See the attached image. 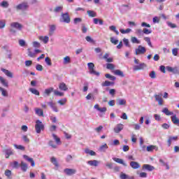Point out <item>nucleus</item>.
Segmentation results:
<instances>
[{"label": "nucleus", "mask_w": 179, "mask_h": 179, "mask_svg": "<svg viewBox=\"0 0 179 179\" xmlns=\"http://www.w3.org/2000/svg\"><path fill=\"white\" fill-rule=\"evenodd\" d=\"M163 94L159 93L155 95V100L158 102L159 106L163 105Z\"/></svg>", "instance_id": "6"}, {"label": "nucleus", "mask_w": 179, "mask_h": 179, "mask_svg": "<svg viewBox=\"0 0 179 179\" xmlns=\"http://www.w3.org/2000/svg\"><path fill=\"white\" fill-rule=\"evenodd\" d=\"M128 177H129L128 175H127L122 172L120 173V179H128Z\"/></svg>", "instance_id": "58"}, {"label": "nucleus", "mask_w": 179, "mask_h": 179, "mask_svg": "<svg viewBox=\"0 0 179 179\" xmlns=\"http://www.w3.org/2000/svg\"><path fill=\"white\" fill-rule=\"evenodd\" d=\"M110 57V55L108 53H105L103 58V59H106V62H108V63L113 62V57Z\"/></svg>", "instance_id": "19"}, {"label": "nucleus", "mask_w": 179, "mask_h": 179, "mask_svg": "<svg viewBox=\"0 0 179 179\" xmlns=\"http://www.w3.org/2000/svg\"><path fill=\"white\" fill-rule=\"evenodd\" d=\"M4 174L6 177H8V178H10V176H12V171L9 169H6Z\"/></svg>", "instance_id": "50"}, {"label": "nucleus", "mask_w": 179, "mask_h": 179, "mask_svg": "<svg viewBox=\"0 0 179 179\" xmlns=\"http://www.w3.org/2000/svg\"><path fill=\"white\" fill-rule=\"evenodd\" d=\"M28 57H30V58H36V52L31 51V49L28 48Z\"/></svg>", "instance_id": "30"}, {"label": "nucleus", "mask_w": 179, "mask_h": 179, "mask_svg": "<svg viewBox=\"0 0 179 179\" xmlns=\"http://www.w3.org/2000/svg\"><path fill=\"white\" fill-rule=\"evenodd\" d=\"M109 29L111 30V31H114V33H115V34H117V36H118V34H120V32L118 31V30H117V27H115V26H114V25L109 27Z\"/></svg>", "instance_id": "38"}, {"label": "nucleus", "mask_w": 179, "mask_h": 179, "mask_svg": "<svg viewBox=\"0 0 179 179\" xmlns=\"http://www.w3.org/2000/svg\"><path fill=\"white\" fill-rule=\"evenodd\" d=\"M50 30H49V36H52L54 34V31H55L56 27L55 25H50Z\"/></svg>", "instance_id": "25"}, {"label": "nucleus", "mask_w": 179, "mask_h": 179, "mask_svg": "<svg viewBox=\"0 0 179 179\" xmlns=\"http://www.w3.org/2000/svg\"><path fill=\"white\" fill-rule=\"evenodd\" d=\"M178 136H169V138L167 141L168 146H171V142H173V141H178Z\"/></svg>", "instance_id": "17"}, {"label": "nucleus", "mask_w": 179, "mask_h": 179, "mask_svg": "<svg viewBox=\"0 0 179 179\" xmlns=\"http://www.w3.org/2000/svg\"><path fill=\"white\" fill-rule=\"evenodd\" d=\"M85 152L87 154V155H90V156H96V152L92 150H90L89 148H86L85 150Z\"/></svg>", "instance_id": "27"}, {"label": "nucleus", "mask_w": 179, "mask_h": 179, "mask_svg": "<svg viewBox=\"0 0 179 179\" xmlns=\"http://www.w3.org/2000/svg\"><path fill=\"white\" fill-rule=\"evenodd\" d=\"M172 54L174 57H177L178 55V48H175L172 50Z\"/></svg>", "instance_id": "55"}, {"label": "nucleus", "mask_w": 179, "mask_h": 179, "mask_svg": "<svg viewBox=\"0 0 179 179\" xmlns=\"http://www.w3.org/2000/svg\"><path fill=\"white\" fill-rule=\"evenodd\" d=\"M124 129V124H118L117 126L114 128V131L115 134H119V132H121V130Z\"/></svg>", "instance_id": "14"}, {"label": "nucleus", "mask_w": 179, "mask_h": 179, "mask_svg": "<svg viewBox=\"0 0 179 179\" xmlns=\"http://www.w3.org/2000/svg\"><path fill=\"white\" fill-rule=\"evenodd\" d=\"M167 25L169 26V27H171V29H176V27H177V25L176 24H173L171 22H168Z\"/></svg>", "instance_id": "56"}, {"label": "nucleus", "mask_w": 179, "mask_h": 179, "mask_svg": "<svg viewBox=\"0 0 179 179\" xmlns=\"http://www.w3.org/2000/svg\"><path fill=\"white\" fill-rule=\"evenodd\" d=\"M61 22H64V23H71V17H69V13H62V20Z\"/></svg>", "instance_id": "3"}, {"label": "nucleus", "mask_w": 179, "mask_h": 179, "mask_svg": "<svg viewBox=\"0 0 179 179\" xmlns=\"http://www.w3.org/2000/svg\"><path fill=\"white\" fill-rule=\"evenodd\" d=\"M172 122L175 124V125H178L179 127V119L177 117L176 115H174L173 116L171 117Z\"/></svg>", "instance_id": "18"}, {"label": "nucleus", "mask_w": 179, "mask_h": 179, "mask_svg": "<svg viewBox=\"0 0 179 179\" xmlns=\"http://www.w3.org/2000/svg\"><path fill=\"white\" fill-rule=\"evenodd\" d=\"M0 92L1 93V95L3 96V97H8V91L3 89V87H0Z\"/></svg>", "instance_id": "33"}, {"label": "nucleus", "mask_w": 179, "mask_h": 179, "mask_svg": "<svg viewBox=\"0 0 179 179\" xmlns=\"http://www.w3.org/2000/svg\"><path fill=\"white\" fill-rule=\"evenodd\" d=\"M130 166L131 169H134V170H136L137 169H140L141 165L137 162L133 161L130 162Z\"/></svg>", "instance_id": "13"}, {"label": "nucleus", "mask_w": 179, "mask_h": 179, "mask_svg": "<svg viewBox=\"0 0 179 179\" xmlns=\"http://www.w3.org/2000/svg\"><path fill=\"white\" fill-rule=\"evenodd\" d=\"M149 76L150 78H151V79H156V71H151L149 74Z\"/></svg>", "instance_id": "53"}, {"label": "nucleus", "mask_w": 179, "mask_h": 179, "mask_svg": "<svg viewBox=\"0 0 179 179\" xmlns=\"http://www.w3.org/2000/svg\"><path fill=\"white\" fill-rule=\"evenodd\" d=\"M104 149H108V145H107L106 143L99 148V150L101 152H104Z\"/></svg>", "instance_id": "57"}, {"label": "nucleus", "mask_w": 179, "mask_h": 179, "mask_svg": "<svg viewBox=\"0 0 179 179\" xmlns=\"http://www.w3.org/2000/svg\"><path fill=\"white\" fill-rule=\"evenodd\" d=\"M29 5L26 2L21 3L16 6L17 10H26Z\"/></svg>", "instance_id": "4"}, {"label": "nucleus", "mask_w": 179, "mask_h": 179, "mask_svg": "<svg viewBox=\"0 0 179 179\" xmlns=\"http://www.w3.org/2000/svg\"><path fill=\"white\" fill-rule=\"evenodd\" d=\"M1 71L8 78H13V73H12V72L9 71L8 70H6L5 69H1Z\"/></svg>", "instance_id": "21"}, {"label": "nucleus", "mask_w": 179, "mask_h": 179, "mask_svg": "<svg viewBox=\"0 0 179 179\" xmlns=\"http://www.w3.org/2000/svg\"><path fill=\"white\" fill-rule=\"evenodd\" d=\"M1 6L3 8H8V6H9V3H8V1H3L1 2Z\"/></svg>", "instance_id": "59"}, {"label": "nucleus", "mask_w": 179, "mask_h": 179, "mask_svg": "<svg viewBox=\"0 0 179 179\" xmlns=\"http://www.w3.org/2000/svg\"><path fill=\"white\" fill-rule=\"evenodd\" d=\"M113 73L117 76H121V78H124L125 76V75H124V72H122L121 70H115Z\"/></svg>", "instance_id": "22"}, {"label": "nucleus", "mask_w": 179, "mask_h": 179, "mask_svg": "<svg viewBox=\"0 0 179 179\" xmlns=\"http://www.w3.org/2000/svg\"><path fill=\"white\" fill-rule=\"evenodd\" d=\"M66 98H64L62 99L59 100L57 103L60 104V106H65V104H66Z\"/></svg>", "instance_id": "43"}, {"label": "nucleus", "mask_w": 179, "mask_h": 179, "mask_svg": "<svg viewBox=\"0 0 179 179\" xmlns=\"http://www.w3.org/2000/svg\"><path fill=\"white\" fill-rule=\"evenodd\" d=\"M85 40L88 43H91L92 44H94V43H95L94 40H93V38H92V37H90L89 36L85 37Z\"/></svg>", "instance_id": "52"}, {"label": "nucleus", "mask_w": 179, "mask_h": 179, "mask_svg": "<svg viewBox=\"0 0 179 179\" xmlns=\"http://www.w3.org/2000/svg\"><path fill=\"white\" fill-rule=\"evenodd\" d=\"M146 52V48L142 45H139L138 48L136 49V55H141Z\"/></svg>", "instance_id": "5"}, {"label": "nucleus", "mask_w": 179, "mask_h": 179, "mask_svg": "<svg viewBox=\"0 0 179 179\" xmlns=\"http://www.w3.org/2000/svg\"><path fill=\"white\" fill-rule=\"evenodd\" d=\"M87 164L90 166H94V167H97L99 166V161L94 159V160H90L87 162Z\"/></svg>", "instance_id": "20"}, {"label": "nucleus", "mask_w": 179, "mask_h": 179, "mask_svg": "<svg viewBox=\"0 0 179 179\" xmlns=\"http://www.w3.org/2000/svg\"><path fill=\"white\" fill-rule=\"evenodd\" d=\"M156 149V145H150L147 147V152H152Z\"/></svg>", "instance_id": "54"}, {"label": "nucleus", "mask_w": 179, "mask_h": 179, "mask_svg": "<svg viewBox=\"0 0 179 179\" xmlns=\"http://www.w3.org/2000/svg\"><path fill=\"white\" fill-rule=\"evenodd\" d=\"M29 92L32 93V94H35V96H40V92L34 88H29Z\"/></svg>", "instance_id": "35"}, {"label": "nucleus", "mask_w": 179, "mask_h": 179, "mask_svg": "<svg viewBox=\"0 0 179 179\" xmlns=\"http://www.w3.org/2000/svg\"><path fill=\"white\" fill-rule=\"evenodd\" d=\"M143 170H147L148 171H153V170H155V166L150 164H143Z\"/></svg>", "instance_id": "12"}, {"label": "nucleus", "mask_w": 179, "mask_h": 179, "mask_svg": "<svg viewBox=\"0 0 179 179\" xmlns=\"http://www.w3.org/2000/svg\"><path fill=\"white\" fill-rule=\"evenodd\" d=\"M51 162L52 164H54L56 167H58L59 164H58V161H57V159L54 157L51 158Z\"/></svg>", "instance_id": "42"}, {"label": "nucleus", "mask_w": 179, "mask_h": 179, "mask_svg": "<svg viewBox=\"0 0 179 179\" xmlns=\"http://www.w3.org/2000/svg\"><path fill=\"white\" fill-rule=\"evenodd\" d=\"M131 43H133V44H141V41L138 40L136 37L133 36L131 37Z\"/></svg>", "instance_id": "44"}, {"label": "nucleus", "mask_w": 179, "mask_h": 179, "mask_svg": "<svg viewBox=\"0 0 179 179\" xmlns=\"http://www.w3.org/2000/svg\"><path fill=\"white\" fill-rule=\"evenodd\" d=\"M106 68L108 69H110V71H113V69H115V66L114 64H111V63H108L106 64Z\"/></svg>", "instance_id": "46"}, {"label": "nucleus", "mask_w": 179, "mask_h": 179, "mask_svg": "<svg viewBox=\"0 0 179 179\" xmlns=\"http://www.w3.org/2000/svg\"><path fill=\"white\" fill-rule=\"evenodd\" d=\"M36 71H39L40 72H41V71H43V68L41 64H37L36 66Z\"/></svg>", "instance_id": "63"}, {"label": "nucleus", "mask_w": 179, "mask_h": 179, "mask_svg": "<svg viewBox=\"0 0 179 179\" xmlns=\"http://www.w3.org/2000/svg\"><path fill=\"white\" fill-rule=\"evenodd\" d=\"M45 62H46L48 66H51V65H52V62H51V59L48 57H45Z\"/></svg>", "instance_id": "51"}, {"label": "nucleus", "mask_w": 179, "mask_h": 179, "mask_svg": "<svg viewBox=\"0 0 179 179\" xmlns=\"http://www.w3.org/2000/svg\"><path fill=\"white\" fill-rule=\"evenodd\" d=\"M87 13L90 17H96V16H97V13L93 10H87Z\"/></svg>", "instance_id": "36"}, {"label": "nucleus", "mask_w": 179, "mask_h": 179, "mask_svg": "<svg viewBox=\"0 0 179 179\" xmlns=\"http://www.w3.org/2000/svg\"><path fill=\"white\" fill-rule=\"evenodd\" d=\"M117 106H125L127 101L125 99H118L117 102Z\"/></svg>", "instance_id": "39"}, {"label": "nucleus", "mask_w": 179, "mask_h": 179, "mask_svg": "<svg viewBox=\"0 0 179 179\" xmlns=\"http://www.w3.org/2000/svg\"><path fill=\"white\" fill-rule=\"evenodd\" d=\"M52 137L55 139V141L57 145H61V138H58V136H57V135H55V134H52Z\"/></svg>", "instance_id": "41"}, {"label": "nucleus", "mask_w": 179, "mask_h": 179, "mask_svg": "<svg viewBox=\"0 0 179 179\" xmlns=\"http://www.w3.org/2000/svg\"><path fill=\"white\" fill-rule=\"evenodd\" d=\"M162 113H164V114H166V115H173L174 114V113L170 112V110H169V108H164L162 110Z\"/></svg>", "instance_id": "32"}, {"label": "nucleus", "mask_w": 179, "mask_h": 179, "mask_svg": "<svg viewBox=\"0 0 179 179\" xmlns=\"http://www.w3.org/2000/svg\"><path fill=\"white\" fill-rule=\"evenodd\" d=\"M54 94H55V96H59V97H62L65 94H64V92H61L58 90H55Z\"/></svg>", "instance_id": "45"}, {"label": "nucleus", "mask_w": 179, "mask_h": 179, "mask_svg": "<svg viewBox=\"0 0 179 179\" xmlns=\"http://www.w3.org/2000/svg\"><path fill=\"white\" fill-rule=\"evenodd\" d=\"M63 64L66 65L68 64H71V57L69 56H66L64 58Z\"/></svg>", "instance_id": "40"}, {"label": "nucleus", "mask_w": 179, "mask_h": 179, "mask_svg": "<svg viewBox=\"0 0 179 179\" xmlns=\"http://www.w3.org/2000/svg\"><path fill=\"white\" fill-rule=\"evenodd\" d=\"M110 43H112V44H114V45H117V44H118V40L115 39L114 38L111 37Z\"/></svg>", "instance_id": "60"}, {"label": "nucleus", "mask_w": 179, "mask_h": 179, "mask_svg": "<svg viewBox=\"0 0 179 179\" xmlns=\"http://www.w3.org/2000/svg\"><path fill=\"white\" fill-rule=\"evenodd\" d=\"M35 113L38 115L39 117H43L44 115V111L40 108H36L35 109Z\"/></svg>", "instance_id": "31"}, {"label": "nucleus", "mask_w": 179, "mask_h": 179, "mask_svg": "<svg viewBox=\"0 0 179 179\" xmlns=\"http://www.w3.org/2000/svg\"><path fill=\"white\" fill-rule=\"evenodd\" d=\"M52 92H54V87H50L45 90V94H46V96H50V94H51V93H52Z\"/></svg>", "instance_id": "29"}, {"label": "nucleus", "mask_w": 179, "mask_h": 179, "mask_svg": "<svg viewBox=\"0 0 179 179\" xmlns=\"http://www.w3.org/2000/svg\"><path fill=\"white\" fill-rule=\"evenodd\" d=\"M0 83L4 86V87H9V84L3 77L0 76Z\"/></svg>", "instance_id": "16"}, {"label": "nucleus", "mask_w": 179, "mask_h": 179, "mask_svg": "<svg viewBox=\"0 0 179 179\" xmlns=\"http://www.w3.org/2000/svg\"><path fill=\"white\" fill-rule=\"evenodd\" d=\"M35 129L36 134H41V131H44V124H43V122L40 120H36L35 124Z\"/></svg>", "instance_id": "1"}, {"label": "nucleus", "mask_w": 179, "mask_h": 179, "mask_svg": "<svg viewBox=\"0 0 179 179\" xmlns=\"http://www.w3.org/2000/svg\"><path fill=\"white\" fill-rule=\"evenodd\" d=\"M59 89L60 90H62L63 92L68 91V87L66 86V84H65V83H60L59 85Z\"/></svg>", "instance_id": "15"}, {"label": "nucleus", "mask_w": 179, "mask_h": 179, "mask_svg": "<svg viewBox=\"0 0 179 179\" xmlns=\"http://www.w3.org/2000/svg\"><path fill=\"white\" fill-rule=\"evenodd\" d=\"M48 104L51 107V108H52L53 111H55V113H58V108H57V106L52 101L48 102Z\"/></svg>", "instance_id": "28"}, {"label": "nucleus", "mask_w": 179, "mask_h": 179, "mask_svg": "<svg viewBox=\"0 0 179 179\" xmlns=\"http://www.w3.org/2000/svg\"><path fill=\"white\" fill-rule=\"evenodd\" d=\"M21 170H22L24 172L27 171V164H26L24 162L22 161L20 164Z\"/></svg>", "instance_id": "23"}, {"label": "nucleus", "mask_w": 179, "mask_h": 179, "mask_svg": "<svg viewBox=\"0 0 179 179\" xmlns=\"http://www.w3.org/2000/svg\"><path fill=\"white\" fill-rule=\"evenodd\" d=\"M31 65H33V61H31V60L25 61V66H31Z\"/></svg>", "instance_id": "62"}, {"label": "nucleus", "mask_w": 179, "mask_h": 179, "mask_svg": "<svg viewBox=\"0 0 179 179\" xmlns=\"http://www.w3.org/2000/svg\"><path fill=\"white\" fill-rule=\"evenodd\" d=\"M87 66L90 71V73L95 75L96 76H100V73L94 71V64L92 62L88 63Z\"/></svg>", "instance_id": "2"}, {"label": "nucleus", "mask_w": 179, "mask_h": 179, "mask_svg": "<svg viewBox=\"0 0 179 179\" xmlns=\"http://www.w3.org/2000/svg\"><path fill=\"white\" fill-rule=\"evenodd\" d=\"M11 27H14V29H17V30H22L23 28V25H22L19 22H12L10 24Z\"/></svg>", "instance_id": "11"}, {"label": "nucleus", "mask_w": 179, "mask_h": 179, "mask_svg": "<svg viewBox=\"0 0 179 179\" xmlns=\"http://www.w3.org/2000/svg\"><path fill=\"white\" fill-rule=\"evenodd\" d=\"M5 153H6V159H9L10 156H12L13 155V151L10 149H7L5 150Z\"/></svg>", "instance_id": "24"}, {"label": "nucleus", "mask_w": 179, "mask_h": 179, "mask_svg": "<svg viewBox=\"0 0 179 179\" xmlns=\"http://www.w3.org/2000/svg\"><path fill=\"white\" fill-rule=\"evenodd\" d=\"M105 77L106 78V79H110V80H115V79H117V78H115V76H111L108 73H106L105 75Z\"/></svg>", "instance_id": "47"}, {"label": "nucleus", "mask_w": 179, "mask_h": 179, "mask_svg": "<svg viewBox=\"0 0 179 179\" xmlns=\"http://www.w3.org/2000/svg\"><path fill=\"white\" fill-rule=\"evenodd\" d=\"M24 159H25V160H27V162H29V163H31V166L32 167H34L36 166V163L34 162V160L33 159V158L29 157V156L24 155H23Z\"/></svg>", "instance_id": "10"}, {"label": "nucleus", "mask_w": 179, "mask_h": 179, "mask_svg": "<svg viewBox=\"0 0 179 179\" xmlns=\"http://www.w3.org/2000/svg\"><path fill=\"white\" fill-rule=\"evenodd\" d=\"M15 149H19L20 150H25L26 148L22 145H14Z\"/></svg>", "instance_id": "48"}, {"label": "nucleus", "mask_w": 179, "mask_h": 179, "mask_svg": "<svg viewBox=\"0 0 179 179\" xmlns=\"http://www.w3.org/2000/svg\"><path fill=\"white\" fill-rule=\"evenodd\" d=\"M146 68V64L141 63L138 65L134 66L133 68L134 71H142V69H145Z\"/></svg>", "instance_id": "8"}, {"label": "nucleus", "mask_w": 179, "mask_h": 179, "mask_svg": "<svg viewBox=\"0 0 179 179\" xmlns=\"http://www.w3.org/2000/svg\"><path fill=\"white\" fill-rule=\"evenodd\" d=\"M38 39L41 40V41H43L44 44H47L50 40V38H48V36H39Z\"/></svg>", "instance_id": "26"}, {"label": "nucleus", "mask_w": 179, "mask_h": 179, "mask_svg": "<svg viewBox=\"0 0 179 179\" xmlns=\"http://www.w3.org/2000/svg\"><path fill=\"white\" fill-rule=\"evenodd\" d=\"M111 85H114V83H111L108 80H106L105 82L101 83V87H106L107 86H111Z\"/></svg>", "instance_id": "34"}, {"label": "nucleus", "mask_w": 179, "mask_h": 179, "mask_svg": "<svg viewBox=\"0 0 179 179\" xmlns=\"http://www.w3.org/2000/svg\"><path fill=\"white\" fill-rule=\"evenodd\" d=\"M143 33H144V34H150L152 33V31L150 29H148L145 28L143 30Z\"/></svg>", "instance_id": "64"}, {"label": "nucleus", "mask_w": 179, "mask_h": 179, "mask_svg": "<svg viewBox=\"0 0 179 179\" xmlns=\"http://www.w3.org/2000/svg\"><path fill=\"white\" fill-rule=\"evenodd\" d=\"M139 177L141 178H146V177H148V173H146L145 172H141L139 173Z\"/></svg>", "instance_id": "61"}, {"label": "nucleus", "mask_w": 179, "mask_h": 179, "mask_svg": "<svg viewBox=\"0 0 179 179\" xmlns=\"http://www.w3.org/2000/svg\"><path fill=\"white\" fill-rule=\"evenodd\" d=\"M64 173H65L66 176H73V174H76V169H64Z\"/></svg>", "instance_id": "7"}, {"label": "nucleus", "mask_w": 179, "mask_h": 179, "mask_svg": "<svg viewBox=\"0 0 179 179\" xmlns=\"http://www.w3.org/2000/svg\"><path fill=\"white\" fill-rule=\"evenodd\" d=\"M94 24H101L103 25V20H100L99 18H94L93 20Z\"/></svg>", "instance_id": "37"}, {"label": "nucleus", "mask_w": 179, "mask_h": 179, "mask_svg": "<svg viewBox=\"0 0 179 179\" xmlns=\"http://www.w3.org/2000/svg\"><path fill=\"white\" fill-rule=\"evenodd\" d=\"M63 9H64V6H57L56 8H55L54 12L57 13L58 12H61Z\"/></svg>", "instance_id": "49"}, {"label": "nucleus", "mask_w": 179, "mask_h": 179, "mask_svg": "<svg viewBox=\"0 0 179 179\" xmlns=\"http://www.w3.org/2000/svg\"><path fill=\"white\" fill-rule=\"evenodd\" d=\"M113 162H115V163H118V164H122L124 167H127L128 164L127 163L124 162V159L121 158H117V157H113Z\"/></svg>", "instance_id": "9"}]
</instances>
